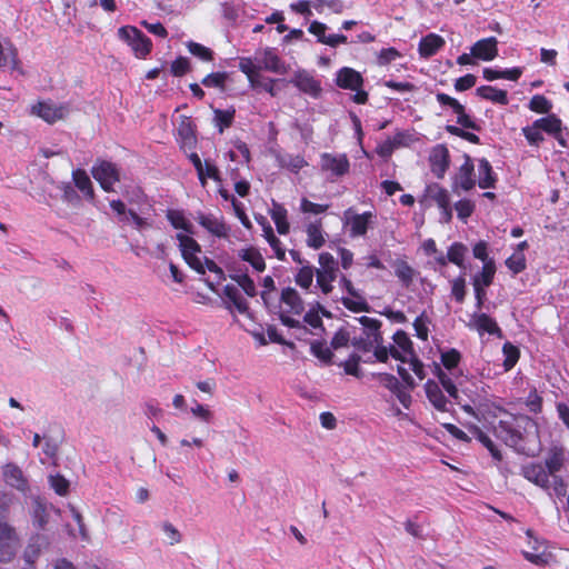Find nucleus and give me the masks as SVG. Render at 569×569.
Here are the masks:
<instances>
[{"label":"nucleus","instance_id":"obj_11","mask_svg":"<svg viewBox=\"0 0 569 569\" xmlns=\"http://www.w3.org/2000/svg\"><path fill=\"white\" fill-rule=\"evenodd\" d=\"M254 60L258 62L260 70L263 69L280 76L288 73L289 68L272 48L258 51Z\"/></svg>","mask_w":569,"mask_h":569},{"label":"nucleus","instance_id":"obj_14","mask_svg":"<svg viewBox=\"0 0 569 569\" xmlns=\"http://www.w3.org/2000/svg\"><path fill=\"white\" fill-rule=\"evenodd\" d=\"M196 219L198 223L212 236L217 238H228L230 227L224 222L222 216L198 212Z\"/></svg>","mask_w":569,"mask_h":569},{"label":"nucleus","instance_id":"obj_46","mask_svg":"<svg viewBox=\"0 0 569 569\" xmlns=\"http://www.w3.org/2000/svg\"><path fill=\"white\" fill-rule=\"evenodd\" d=\"M264 237L269 246L274 251L276 257L281 261L286 260V250L283 249L280 239L273 233L271 226L264 228Z\"/></svg>","mask_w":569,"mask_h":569},{"label":"nucleus","instance_id":"obj_64","mask_svg":"<svg viewBox=\"0 0 569 569\" xmlns=\"http://www.w3.org/2000/svg\"><path fill=\"white\" fill-rule=\"evenodd\" d=\"M161 529L164 532V535L168 539V542L171 546L179 543L181 541L182 536H181L180 531L172 523L164 521L161 525Z\"/></svg>","mask_w":569,"mask_h":569},{"label":"nucleus","instance_id":"obj_24","mask_svg":"<svg viewBox=\"0 0 569 569\" xmlns=\"http://www.w3.org/2000/svg\"><path fill=\"white\" fill-rule=\"evenodd\" d=\"M445 39L439 34L429 33L419 42V54L422 58H430L436 54L445 46Z\"/></svg>","mask_w":569,"mask_h":569},{"label":"nucleus","instance_id":"obj_49","mask_svg":"<svg viewBox=\"0 0 569 569\" xmlns=\"http://www.w3.org/2000/svg\"><path fill=\"white\" fill-rule=\"evenodd\" d=\"M231 279L238 283L247 296L254 297L257 295L256 284L247 273L232 274Z\"/></svg>","mask_w":569,"mask_h":569},{"label":"nucleus","instance_id":"obj_10","mask_svg":"<svg viewBox=\"0 0 569 569\" xmlns=\"http://www.w3.org/2000/svg\"><path fill=\"white\" fill-rule=\"evenodd\" d=\"M436 99L442 107H449L452 109V111L457 114V123L462 128L476 131L480 130V126L475 119L466 113L465 107L457 99L443 92H438L436 94Z\"/></svg>","mask_w":569,"mask_h":569},{"label":"nucleus","instance_id":"obj_17","mask_svg":"<svg viewBox=\"0 0 569 569\" xmlns=\"http://www.w3.org/2000/svg\"><path fill=\"white\" fill-rule=\"evenodd\" d=\"M475 186V164L472 159L468 154H465V161L459 167V170L453 179V189L460 188L463 191H469Z\"/></svg>","mask_w":569,"mask_h":569},{"label":"nucleus","instance_id":"obj_37","mask_svg":"<svg viewBox=\"0 0 569 569\" xmlns=\"http://www.w3.org/2000/svg\"><path fill=\"white\" fill-rule=\"evenodd\" d=\"M72 180L76 187L89 198H93L94 192L92 188V182L88 176V173L83 169H76L72 172Z\"/></svg>","mask_w":569,"mask_h":569},{"label":"nucleus","instance_id":"obj_13","mask_svg":"<svg viewBox=\"0 0 569 569\" xmlns=\"http://www.w3.org/2000/svg\"><path fill=\"white\" fill-rule=\"evenodd\" d=\"M495 432L506 445L510 447H518L522 439V432L512 417L509 419H501L499 425L495 427Z\"/></svg>","mask_w":569,"mask_h":569},{"label":"nucleus","instance_id":"obj_60","mask_svg":"<svg viewBox=\"0 0 569 569\" xmlns=\"http://www.w3.org/2000/svg\"><path fill=\"white\" fill-rule=\"evenodd\" d=\"M455 209L458 218L462 221H467L475 211V203L468 199H461L455 203Z\"/></svg>","mask_w":569,"mask_h":569},{"label":"nucleus","instance_id":"obj_52","mask_svg":"<svg viewBox=\"0 0 569 569\" xmlns=\"http://www.w3.org/2000/svg\"><path fill=\"white\" fill-rule=\"evenodd\" d=\"M522 133L530 146L538 147L543 141L541 129L536 126V121L531 126L522 128Z\"/></svg>","mask_w":569,"mask_h":569},{"label":"nucleus","instance_id":"obj_28","mask_svg":"<svg viewBox=\"0 0 569 569\" xmlns=\"http://www.w3.org/2000/svg\"><path fill=\"white\" fill-rule=\"evenodd\" d=\"M477 96L493 103L507 106L509 103L506 90L497 89L492 86H481L476 90Z\"/></svg>","mask_w":569,"mask_h":569},{"label":"nucleus","instance_id":"obj_58","mask_svg":"<svg viewBox=\"0 0 569 569\" xmlns=\"http://www.w3.org/2000/svg\"><path fill=\"white\" fill-rule=\"evenodd\" d=\"M312 7L318 12H322L323 7H328L335 13H341L345 9L341 0H312Z\"/></svg>","mask_w":569,"mask_h":569},{"label":"nucleus","instance_id":"obj_62","mask_svg":"<svg viewBox=\"0 0 569 569\" xmlns=\"http://www.w3.org/2000/svg\"><path fill=\"white\" fill-rule=\"evenodd\" d=\"M329 204L315 203L307 198H303L300 203V209L305 213L320 214L328 210Z\"/></svg>","mask_w":569,"mask_h":569},{"label":"nucleus","instance_id":"obj_54","mask_svg":"<svg viewBox=\"0 0 569 569\" xmlns=\"http://www.w3.org/2000/svg\"><path fill=\"white\" fill-rule=\"evenodd\" d=\"M429 401L432 406L442 412H447L450 410L452 406L451 400L446 396V393H426Z\"/></svg>","mask_w":569,"mask_h":569},{"label":"nucleus","instance_id":"obj_38","mask_svg":"<svg viewBox=\"0 0 569 569\" xmlns=\"http://www.w3.org/2000/svg\"><path fill=\"white\" fill-rule=\"evenodd\" d=\"M315 276L316 268L309 263H306L298 269L297 273L295 274V281L300 288L309 290L312 286Z\"/></svg>","mask_w":569,"mask_h":569},{"label":"nucleus","instance_id":"obj_35","mask_svg":"<svg viewBox=\"0 0 569 569\" xmlns=\"http://www.w3.org/2000/svg\"><path fill=\"white\" fill-rule=\"evenodd\" d=\"M425 197L435 201L439 209L450 203L449 192L438 183L428 184Z\"/></svg>","mask_w":569,"mask_h":569},{"label":"nucleus","instance_id":"obj_26","mask_svg":"<svg viewBox=\"0 0 569 569\" xmlns=\"http://www.w3.org/2000/svg\"><path fill=\"white\" fill-rule=\"evenodd\" d=\"M4 481L12 488L20 491H26L28 483L23 477V473L19 467L12 463H8L3 469Z\"/></svg>","mask_w":569,"mask_h":569},{"label":"nucleus","instance_id":"obj_6","mask_svg":"<svg viewBox=\"0 0 569 569\" xmlns=\"http://www.w3.org/2000/svg\"><path fill=\"white\" fill-rule=\"evenodd\" d=\"M118 36L131 47L138 58H144L151 50V40L136 27H121Z\"/></svg>","mask_w":569,"mask_h":569},{"label":"nucleus","instance_id":"obj_2","mask_svg":"<svg viewBox=\"0 0 569 569\" xmlns=\"http://www.w3.org/2000/svg\"><path fill=\"white\" fill-rule=\"evenodd\" d=\"M393 345H390L388 349V357L391 356L402 362L411 361L413 371L420 375L422 366L415 359V350L412 341L408 335L402 330H397L392 337Z\"/></svg>","mask_w":569,"mask_h":569},{"label":"nucleus","instance_id":"obj_21","mask_svg":"<svg viewBox=\"0 0 569 569\" xmlns=\"http://www.w3.org/2000/svg\"><path fill=\"white\" fill-rule=\"evenodd\" d=\"M280 301L286 306L284 312L292 315H301L305 310V302L299 292L291 288H284L281 291Z\"/></svg>","mask_w":569,"mask_h":569},{"label":"nucleus","instance_id":"obj_63","mask_svg":"<svg viewBox=\"0 0 569 569\" xmlns=\"http://www.w3.org/2000/svg\"><path fill=\"white\" fill-rule=\"evenodd\" d=\"M428 322H429V320L425 313H421L420 316H418L413 321V328L416 331V336L421 340L428 339V331H429L428 327H427Z\"/></svg>","mask_w":569,"mask_h":569},{"label":"nucleus","instance_id":"obj_61","mask_svg":"<svg viewBox=\"0 0 569 569\" xmlns=\"http://www.w3.org/2000/svg\"><path fill=\"white\" fill-rule=\"evenodd\" d=\"M460 361V353L456 349H450L441 353V362L449 371L457 368Z\"/></svg>","mask_w":569,"mask_h":569},{"label":"nucleus","instance_id":"obj_55","mask_svg":"<svg viewBox=\"0 0 569 569\" xmlns=\"http://www.w3.org/2000/svg\"><path fill=\"white\" fill-rule=\"evenodd\" d=\"M341 303L350 311L353 312H362V311H369V305L368 302L360 296V298H348L342 297Z\"/></svg>","mask_w":569,"mask_h":569},{"label":"nucleus","instance_id":"obj_43","mask_svg":"<svg viewBox=\"0 0 569 569\" xmlns=\"http://www.w3.org/2000/svg\"><path fill=\"white\" fill-rule=\"evenodd\" d=\"M239 69L248 77L251 87L254 88L258 83V77L260 76L258 62L252 61L250 58H241L239 61Z\"/></svg>","mask_w":569,"mask_h":569},{"label":"nucleus","instance_id":"obj_59","mask_svg":"<svg viewBox=\"0 0 569 569\" xmlns=\"http://www.w3.org/2000/svg\"><path fill=\"white\" fill-rule=\"evenodd\" d=\"M502 352L506 357L505 367L506 369L512 368L519 359V349L510 342H506L502 347Z\"/></svg>","mask_w":569,"mask_h":569},{"label":"nucleus","instance_id":"obj_56","mask_svg":"<svg viewBox=\"0 0 569 569\" xmlns=\"http://www.w3.org/2000/svg\"><path fill=\"white\" fill-rule=\"evenodd\" d=\"M228 79L227 72H212L202 79V84L208 88H220L223 89L224 83Z\"/></svg>","mask_w":569,"mask_h":569},{"label":"nucleus","instance_id":"obj_27","mask_svg":"<svg viewBox=\"0 0 569 569\" xmlns=\"http://www.w3.org/2000/svg\"><path fill=\"white\" fill-rule=\"evenodd\" d=\"M478 184L481 189L495 188L497 176L492 170L490 162L486 158L478 160Z\"/></svg>","mask_w":569,"mask_h":569},{"label":"nucleus","instance_id":"obj_5","mask_svg":"<svg viewBox=\"0 0 569 569\" xmlns=\"http://www.w3.org/2000/svg\"><path fill=\"white\" fill-rule=\"evenodd\" d=\"M373 219L375 214L371 211L357 213L352 208H348L343 212L342 223L345 228H348V232L351 238H358L366 236L369 227L373 222Z\"/></svg>","mask_w":569,"mask_h":569},{"label":"nucleus","instance_id":"obj_50","mask_svg":"<svg viewBox=\"0 0 569 569\" xmlns=\"http://www.w3.org/2000/svg\"><path fill=\"white\" fill-rule=\"evenodd\" d=\"M507 268L513 273L518 274L526 269V257L523 252H513L506 260Z\"/></svg>","mask_w":569,"mask_h":569},{"label":"nucleus","instance_id":"obj_1","mask_svg":"<svg viewBox=\"0 0 569 569\" xmlns=\"http://www.w3.org/2000/svg\"><path fill=\"white\" fill-rule=\"evenodd\" d=\"M359 322L363 327L361 335L355 338L352 345L358 352L368 355L363 360L371 362L375 360L386 362L388 360V349L381 346L382 335L380 332L381 322L378 319L362 316Z\"/></svg>","mask_w":569,"mask_h":569},{"label":"nucleus","instance_id":"obj_23","mask_svg":"<svg viewBox=\"0 0 569 569\" xmlns=\"http://www.w3.org/2000/svg\"><path fill=\"white\" fill-rule=\"evenodd\" d=\"M47 543V538L43 535L37 533L32 536L23 552L24 562L32 567L39 558L42 548H44Z\"/></svg>","mask_w":569,"mask_h":569},{"label":"nucleus","instance_id":"obj_32","mask_svg":"<svg viewBox=\"0 0 569 569\" xmlns=\"http://www.w3.org/2000/svg\"><path fill=\"white\" fill-rule=\"evenodd\" d=\"M239 258L250 263V266L258 272L266 269V262L260 251L253 247L240 249L238 251Z\"/></svg>","mask_w":569,"mask_h":569},{"label":"nucleus","instance_id":"obj_18","mask_svg":"<svg viewBox=\"0 0 569 569\" xmlns=\"http://www.w3.org/2000/svg\"><path fill=\"white\" fill-rule=\"evenodd\" d=\"M498 40L495 37H489L477 41L471 47V56L476 59L490 61L498 54Z\"/></svg>","mask_w":569,"mask_h":569},{"label":"nucleus","instance_id":"obj_8","mask_svg":"<svg viewBox=\"0 0 569 569\" xmlns=\"http://www.w3.org/2000/svg\"><path fill=\"white\" fill-rule=\"evenodd\" d=\"M20 547V538L13 527L0 522V561H11Z\"/></svg>","mask_w":569,"mask_h":569},{"label":"nucleus","instance_id":"obj_15","mask_svg":"<svg viewBox=\"0 0 569 569\" xmlns=\"http://www.w3.org/2000/svg\"><path fill=\"white\" fill-rule=\"evenodd\" d=\"M431 172L439 179L445 177L450 164L449 150L443 144H437L431 149L429 156Z\"/></svg>","mask_w":569,"mask_h":569},{"label":"nucleus","instance_id":"obj_4","mask_svg":"<svg viewBox=\"0 0 569 569\" xmlns=\"http://www.w3.org/2000/svg\"><path fill=\"white\" fill-rule=\"evenodd\" d=\"M91 173L106 192H113L114 184L120 181V169L111 161L98 160Z\"/></svg>","mask_w":569,"mask_h":569},{"label":"nucleus","instance_id":"obj_44","mask_svg":"<svg viewBox=\"0 0 569 569\" xmlns=\"http://www.w3.org/2000/svg\"><path fill=\"white\" fill-rule=\"evenodd\" d=\"M279 163L282 168H286L292 172H298L307 166V161L300 154H284L279 158Z\"/></svg>","mask_w":569,"mask_h":569},{"label":"nucleus","instance_id":"obj_41","mask_svg":"<svg viewBox=\"0 0 569 569\" xmlns=\"http://www.w3.org/2000/svg\"><path fill=\"white\" fill-rule=\"evenodd\" d=\"M536 126L549 134L562 131V121L553 113L536 120Z\"/></svg>","mask_w":569,"mask_h":569},{"label":"nucleus","instance_id":"obj_25","mask_svg":"<svg viewBox=\"0 0 569 569\" xmlns=\"http://www.w3.org/2000/svg\"><path fill=\"white\" fill-rule=\"evenodd\" d=\"M223 296L227 299L226 307L230 310L231 305L242 315H249V306L242 298L240 291L233 284H227L223 288Z\"/></svg>","mask_w":569,"mask_h":569},{"label":"nucleus","instance_id":"obj_57","mask_svg":"<svg viewBox=\"0 0 569 569\" xmlns=\"http://www.w3.org/2000/svg\"><path fill=\"white\" fill-rule=\"evenodd\" d=\"M187 47L192 56L198 57L203 61L212 60V51L209 48L202 46L201 43L189 41L187 43Z\"/></svg>","mask_w":569,"mask_h":569},{"label":"nucleus","instance_id":"obj_36","mask_svg":"<svg viewBox=\"0 0 569 569\" xmlns=\"http://www.w3.org/2000/svg\"><path fill=\"white\" fill-rule=\"evenodd\" d=\"M307 246L312 249H320L325 244V237L320 222H311L306 228Z\"/></svg>","mask_w":569,"mask_h":569},{"label":"nucleus","instance_id":"obj_42","mask_svg":"<svg viewBox=\"0 0 569 569\" xmlns=\"http://www.w3.org/2000/svg\"><path fill=\"white\" fill-rule=\"evenodd\" d=\"M234 109L230 110H213V123L218 128L219 133H222L224 129L229 128L234 119Z\"/></svg>","mask_w":569,"mask_h":569},{"label":"nucleus","instance_id":"obj_34","mask_svg":"<svg viewBox=\"0 0 569 569\" xmlns=\"http://www.w3.org/2000/svg\"><path fill=\"white\" fill-rule=\"evenodd\" d=\"M522 73L520 68H512L506 70H496L492 68H485L482 70V76L487 81H493L496 79H507L511 81H517Z\"/></svg>","mask_w":569,"mask_h":569},{"label":"nucleus","instance_id":"obj_7","mask_svg":"<svg viewBox=\"0 0 569 569\" xmlns=\"http://www.w3.org/2000/svg\"><path fill=\"white\" fill-rule=\"evenodd\" d=\"M566 459V449L561 446H553L546 458V469L551 475L553 482V491L557 497L566 495V488L562 480L556 476L558 471L562 468V465Z\"/></svg>","mask_w":569,"mask_h":569},{"label":"nucleus","instance_id":"obj_31","mask_svg":"<svg viewBox=\"0 0 569 569\" xmlns=\"http://www.w3.org/2000/svg\"><path fill=\"white\" fill-rule=\"evenodd\" d=\"M166 217L174 229L182 230L184 234H193V224L186 218L183 211L169 209Z\"/></svg>","mask_w":569,"mask_h":569},{"label":"nucleus","instance_id":"obj_45","mask_svg":"<svg viewBox=\"0 0 569 569\" xmlns=\"http://www.w3.org/2000/svg\"><path fill=\"white\" fill-rule=\"evenodd\" d=\"M43 443H42V450L40 456L41 463H47L49 461H52L56 459L57 452H58V445L57 442L48 436H43Z\"/></svg>","mask_w":569,"mask_h":569},{"label":"nucleus","instance_id":"obj_29","mask_svg":"<svg viewBox=\"0 0 569 569\" xmlns=\"http://www.w3.org/2000/svg\"><path fill=\"white\" fill-rule=\"evenodd\" d=\"M337 269H316L317 287L323 295H329L333 290L332 282L338 277Z\"/></svg>","mask_w":569,"mask_h":569},{"label":"nucleus","instance_id":"obj_19","mask_svg":"<svg viewBox=\"0 0 569 569\" xmlns=\"http://www.w3.org/2000/svg\"><path fill=\"white\" fill-rule=\"evenodd\" d=\"M523 476L535 485L549 489L551 475L548 472L545 466L541 463H531L523 468Z\"/></svg>","mask_w":569,"mask_h":569},{"label":"nucleus","instance_id":"obj_30","mask_svg":"<svg viewBox=\"0 0 569 569\" xmlns=\"http://www.w3.org/2000/svg\"><path fill=\"white\" fill-rule=\"evenodd\" d=\"M496 270L495 261H486L481 270L472 277V286L490 287L493 282Z\"/></svg>","mask_w":569,"mask_h":569},{"label":"nucleus","instance_id":"obj_12","mask_svg":"<svg viewBox=\"0 0 569 569\" xmlns=\"http://www.w3.org/2000/svg\"><path fill=\"white\" fill-rule=\"evenodd\" d=\"M290 83L313 99L319 98L322 91L321 82L307 70H298L290 79Z\"/></svg>","mask_w":569,"mask_h":569},{"label":"nucleus","instance_id":"obj_48","mask_svg":"<svg viewBox=\"0 0 569 569\" xmlns=\"http://www.w3.org/2000/svg\"><path fill=\"white\" fill-rule=\"evenodd\" d=\"M528 108L537 113H549L552 109V102L545 96L535 94L530 99Z\"/></svg>","mask_w":569,"mask_h":569},{"label":"nucleus","instance_id":"obj_47","mask_svg":"<svg viewBox=\"0 0 569 569\" xmlns=\"http://www.w3.org/2000/svg\"><path fill=\"white\" fill-rule=\"evenodd\" d=\"M395 274L405 287H409L413 280L415 270L406 261H398L396 263Z\"/></svg>","mask_w":569,"mask_h":569},{"label":"nucleus","instance_id":"obj_3","mask_svg":"<svg viewBox=\"0 0 569 569\" xmlns=\"http://www.w3.org/2000/svg\"><path fill=\"white\" fill-rule=\"evenodd\" d=\"M191 236L179 232L176 234V239L179 242V249L186 263L198 273L203 274L204 266L201 258V246Z\"/></svg>","mask_w":569,"mask_h":569},{"label":"nucleus","instance_id":"obj_40","mask_svg":"<svg viewBox=\"0 0 569 569\" xmlns=\"http://www.w3.org/2000/svg\"><path fill=\"white\" fill-rule=\"evenodd\" d=\"M271 219L273 220L277 230L280 234H287L289 232V222L287 220V210L279 203H273L271 210Z\"/></svg>","mask_w":569,"mask_h":569},{"label":"nucleus","instance_id":"obj_51","mask_svg":"<svg viewBox=\"0 0 569 569\" xmlns=\"http://www.w3.org/2000/svg\"><path fill=\"white\" fill-rule=\"evenodd\" d=\"M311 353L318 358L323 363H330L332 359V352L330 348L325 343L320 341H315L311 343Z\"/></svg>","mask_w":569,"mask_h":569},{"label":"nucleus","instance_id":"obj_39","mask_svg":"<svg viewBox=\"0 0 569 569\" xmlns=\"http://www.w3.org/2000/svg\"><path fill=\"white\" fill-rule=\"evenodd\" d=\"M468 253V247L462 242H453L447 251V259L458 266L465 268V257Z\"/></svg>","mask_w":569,"mask_h":569},{"label":"nucleus","instance_id":"obj_20","mask_svg":"<svg viewBox=\"0 0 569 569\" xmlns=\"http://www.w3.org/2000/svg\"><path fill=\"white\" fill-rule=\"evenodd\" d=\"M336 83L342 89L357 90L362 87L363 79L358 71L343 67L337 72Z\"/></svg>","mask_w":569,"mask_h":569},{"label":"nucleus","instance_id":"obj_53","mask_svg":"<svg viewBox=\"0 0 569 569\" xmlns=\"http://www.w3.org/2000/svg\"><path fill=\"white\" fill-rule=\"evenodd\" d=\"M466 280L463 276H459L451 281V295L458 303H462L466 298Z\"/></svg>","mask_w":569,"mask_h":569},{"label":"nucleus","instance_id":"obj_9","mask_svg":"<svg viewBox=\"0 0 569 569\" xmlns=\"http://www.w3.org/2000/svg\"><path fill=\"white\" fill-rule=\"evenodd\" d=\"M320 168L331 180H335L349 172L350 162L345 153L325 152L320 156Z\"/></svg>","mask_w":569,"mask_h":569},{"label":"nucleus","instance_id":"obj_16","mask_svg":"<svg viewBox=\"0 0 569 569\" xmlns=\"http://www.w3.org/2000/svg\"><path fill=\"white\" fill-rule=\"evenodd\" d=\"M32 112L43 119L48 123H53L58 120L63 119L68 112V106L56 104L51 102H39L32 107Z\"/></svg>","mask_w":569,"mask_h":569},{"label":"nucleus","instance_id":"obj_33","mask_svg":"<svg viewBox=\"0 0 569 569\" xmlns=\"http://www.w3.org/2000/svg\"><path fill=\"white\" fill-rule=\"evenodd\" d=\"M52 506H48L40 499H34L32 509V522L39 529H44L49 522L50 510Z\"/></svg>","mask_w":569,"mask_h":569},{"label":"nucleus","instance_id":"obj_22","mask_svg":"<svg viewBox=\"0 0 569 569\" xmlns=\"http://www.w3.org/2000/svg\"><path fill=\"white\" fill-rule=\"evenodd\" d=\"M471 326L478 330L480 335L487 332L491 336L502 338V331L495 319L487 313H475L471 317Z\"/></svg>","mask_w":569,"mask_h":569}]
</instances>
